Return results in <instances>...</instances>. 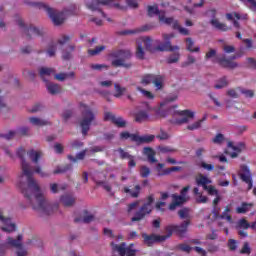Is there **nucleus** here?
<instances>
[{
  "label": "nucleus",
  "instance_id": "f257e3e1",
  "mask_svg": "<svg viewBox=\"0 0 256 256\" xmlns=\"http://www.w3.org/2000/svg\"><path fill=\"white\" fill-rule=\"evenodd\" d=\"M21 167L22 173L18 177V187L22 189L23 195L26 197L34 211L49 213V208L51 206H49V203L45 200V197H43L41 187H39L37 180L33 178V173H37L40 177H49L51 174L43 171V168L39 166L38 161H23Z\"/></svg>",
  "mask_w": 256,
  "mask_h": 256
},
{
  "label": "nucleus",
  "instance_id": "f03ea898",
  "mask_svg": "<svg viewBox=\"0 0 256 256\" xmlns=\"http://www.w3.org/2000/svg\"><path fill=\"white\" fill-rule=\"evenodd\" d=\"M111 57L112 67H124V69H131L133 67V63L129 62L131 57H133V53L130 50L118 49L114 50L109 54Z\"/></svg>",
  "mask_w": 256,
  "mask_h": 256
},
{
  "label": "nucleus",
  "instance_id": "7ed1b4c3",
  "mask_svg": "<svg viewBox=\"0 0 256 256\" xmlns=\"http://www.w3.org/2000/svg\"><path fill=\"white\" fill-rule=\"evenodd\" d=\"M173 34H164L163 39H165L166 42H163L159 44L156 48H153L152 46V39L151 37L144 38V47L146 51H149L150 53H155V51H161V52H170L173 53V51H179V46H173L171 45V41L169 39H172Z\"/></svg>",
  "mask_w": 256,
  "mask_h": 256
},
{
  "label": "nucleus",
  "instance_id": "20e7f679",
  "mask_svg": "<svg viewBox=\"0 0 256 256\" xmlns=\"http://www.w3.org/2000/svg\"><path fill=\"white\" fill-rule=\"evenodd\" d=\"M80 109L82 113L80 127L82 129V135L85 137L89 133V129H91V123L95 121V113H93L91 107L83 103H80Z\"/></svg>",
  "mask_w": 256,
  "mask_h": 256
},
{
  "label": "nucleus",
  "instance_id": "39448f33",
  "mask_svg": "<svg viewBox=\"0 0 256 256\" xmlns=\"http://www.w3.org/2000/svg\"><path fill=\"white\" fill-rule=\"evenodd\" d=\"M153 203H155V196L150 194L146 198V202L134 213V216L131 218L132 223L143 221L147 215H151L153 212Z\"/></svg>",
  "mask_w": 256,
  "mask_h": 256
},
{
  "label": "nucleus",
  "instance_id": "423d86ee",
  "mask_svg": "<svg viewBox=\"0 0 256 256\" xmlns=\"http://www.w3.org/2000/svg\"><path fill=\"white\" fill-rule=\"evenodd\" d=\"M113 1L115 0H93L86 5L87 8L90 9V11H98L103 19H106L109 23H111V18H108L105 12L101 10V5H104L106 7H115L116 9H123V7L119 5V3H114Z\"/></svg>",
  "mask_w": 256,
  "mask_h": 256
},
{
  "label": "nucleus",
  "instance_id": "0eeeda50",
  "mask_svg": "<svg viewBox=\"0 0 256 256\" xmlns=\"http://www.w3.org/2000/svg\"><path fill=\"white\" fill-rule=\"evenodd\" d=\"M36 6L39 7V9H43L44 11H46V13H48V16L50 17L54 25H62V23H64L65 13L67 12H59L47 6V4L43 3H37Z\"/></svg>",
  "mask_w": 256,
  "mask_h": 256
},
{
  "label": "nucleus",
  "instance_id": "6e6552de",
  "mask_svg": "<svg viewBox=\"0 0 256 256\" xmlns=\"http://www.w3.org/2000/svg\"><path fill=\"white\" fill-rule=\"evenodd\" d=\"M243 54H235L230 57V59H227L225 55L218 56L216 61L219 64L220 67H223L224 69H237L239 67V64L235 62V59H239V57H242Z\"/></svg>",
  "mask_w": 256,
  "mask_h": 256
},
{
  "label": "nucleus",
  "instance_id": "1a4fd4ad",
  "mask_svg": "<svg viewBox=\"0 0 256 256\" xmlns=\"http://www.w3.org/2000/svg\"><path fill=\"white\" fill-rule=\"evenodd\" d=\"M16 23L24 31L27 39H31V37H41V35H43V31L39 28L33 26L27 27L23 19L19 16H16Z\"/></svg>",
  "mask_w": 256,
  "mask_h": 256
},
{
  "label": "nucleus",
  "instance_id": "9d476101",
  "mask_svg": "<svg viewBox=\"0 0 256 256\" xmlns=\"http://www.w3.org/2000/svg\"><path fill=\"white\" fill-rule=\"evenodd\" d=\"M196 183L198 187H203L204 191H207L208 195H219V190L215 189V186L209 185L211 184V179L207 176L200 174L199 177L196 178Z\"/></svg>",
  "mask_w": 256,
  "mask_h": 256
},
{
  "label": "nucleus",
  "instance_id": "9b49d317",
  "mask_svg": "<svg viewBox=\"0 0 256 256\" xmlns=\"http://www.w3.org/2000/svg\"><path fill=\"white\" fill-rule=\"evenodd\" d=\"M245 151V143L240 142L237 145H233V142H228L227 149L225 150V155L231 159H237L241 153Z\"/></svg>",
  "mask_w": 256,
  "mask_h": 256
},
{
  "label": "nucleus",
  "instance_id": "f8f14e48",
  "mask_svg": "<svg viewBox=\"0 0 256 256\" xmlns=\"http://www.w3.org/2000/svg\"><path fill=\"white\" fill-rule=\"evenodd\" d=\"M112 251L115 253H119L120 256H135L137 254V250L131 249V247H126L125 242L121 244H115L111 242Z\"/></svg>",
  "mask_w": 256,
  "mask_h": 256
},
{
  "label": "nucleus",
  "instance_id": "ddd939ff",
  "mask_svg": "<svg viewBox=\"0 0 256 256\" xmlns=\"http://www.w3.org/2000/svg\"><path fill=\"white\" fill-rule=\"evenodd\" d=\"M177 115H179L180 119H176L174 121H171V123H174V125H184L185 123H189L191 119H195V112L186 109V110H179L176 112Z\"/></svg>",
  "mask_w": 256,
  "mask_h": 256
},
{
  "label": "nucleus",
  "instance_id": "4468645a",
  "mask_svg": "<svg viewBox=\"0 0 256 256\" xmlns=\"http://www.w3.org/2000/svg\"><path fill=\"white\" fill-rule=\"evenodd\" d=\"M21 241H23V236L18 235L17 239L9 237L7 243L8 245H10V247H15L17 249V256H27V250L23 248V244L21 243Z\"/></svg>",
  "mask_w": 256,
  "mask_h": 256
},
{
  "label": "nucleus",
  "instance_id": "2eb2a0df",
  "mask_svg": "<svg viewBox=\"0 0 256 256\" xmlns=\"http://www.w3.org/2000/svg\"><path fill=\"white\" fill-rule=\"evenodd\" d=\"M104 121H111V123H113V125H115L119 129L127 127V121L121 116H115V114H113L112 112L104 113Z\"/></svg>",
  "mask_w": 256,
  "mask_h": 256
},
{
  "label": "nucleus",
  "instance_id": "dca6fc26",
  "mask_svg": "<svg viewBox=\"0 0 256 256\" xmlns=\"http://www.w3.org/2000/svg\"><path fill=\"white\" fill-rule=\"evenodd\" d=\"M241 181L248 185L247 191L253 189V177L251 176V170L247 166H241V172L239 173Z\"/></svg>",
  "mask_w": 256,
  "mask_h": 256
},
{
  "label": "nucleus",
  "instance_id": "f3484780",
  "mask_svg": "<svg viewBox=\"0 0 256 256\" xmlns=\"http://www.w3.org/2000/svg\"><path fill=\"white\" fill-rule=\"evenodd\" d=\"M1 231H4V233H13L17 229V225L13 223L11 220V217H6L5 215H1Z\"/></svg>",
  "mask_w": 256,
  "mask_h": 256
},
{
  "label": "nucleus",
  "instance_id": "a211bd4d",
  "mask_svg": "<svg viewBox=\"0 0 256 256\" xmlns=\"http://www.w3.org/2000/svg\"><path fill=\"white\" fill-rule=\"evenodd\" d=\"M248 15L247 14H239L237 12H232V13H227L226 14V19L228 21H232L233 25L236 29H241V25L239 24L238 21H246Z\"/></svg>",
  "mask_w": 256,
  "mask_h": 256
},
{
  "label": "nucleus",
  "instance_id": "6ab92c4d",
  "mask_svg": "<svg viewBox=\"0 0 256 256\" xmlns=\"http://www.w3.org/2000/svg\"><path fill=\"white\" fill-rule=\"evenodd\" d=\"M175 171H181V167L172 166L170 168H165V164L158 163L156 166V173L158 177H164L165 175H169Z\"/></svg>",
  "mask_w": 256,
  "mask_h": 256
},
{
  "label": "nucleus",
  "instance_id": "aec40b11",
  "mask_svg": "<svg viewBox=\"0 0 256 256\" xmlns=\"http://www.w3.org/2000/svg\"><path fill=\"white\" fill-rule=\"evenodd\" d=\"M142 238L144 239V243L148 245V247H151V245H153L154 243H163V241H165L164 237L156 234L148 235L144 233L142 234Z\"/></svg>",
  "mask_w": 256,
  "mask_h": 256
},
{
  "label": "nucleus",
  "instance_id": "412c9836",
  "mask_svg": "<svg viewBox=\"0 0 256 256\" xmlns=\"http://www.w3.org/2000/svg\"><path fill=\"white\" fill-rule=\"evenodd\" d=\"M153 29V25L146 24L141 26L140 28H136L134 30H123L119 32V35H135L137 33H145L147 31H151Z\"/></svg>",
  "mask_w": 256,
  "mask_h": 256
},
{
  "label": "nucleus",
  "instance_id": "4be33fe9",
  "mask_svg": "<svg viewBox=\"0 0 256 256\" xmlns=\"http://www.w3.org/2000/svg\"><path fill=\"white\" fill-rule=\"evenodd\" d=\"M133 143H138L141 145L142 143H153L155 141V135L150 134V135H144V136H139L136 134V136H132Z\"/></svg>",
  "mask_w": 256,
  "mask_h": 256
},
{
  "label": "nucleus",
  "instance_id": "5701e85b",
  "mask_svg": "<svg viewBox=\"0 0 256 256\" xmlns=\"http://www.w3.org/2000/svg\"><path fill=\"white\" fill-rule=\"evenodd\" d=\"M191 225V222L189 220H185L181 223V225H174V231L176 235H179L180 237H183L185 233H187V229Z\"/></svg>",
  "mask_w": 256,
  "mask_h": 256
},
{
  "label": "nucleus",
  "instance_id": "b1692460",
  "mask_svg": "<svg viewBox=\"0 0 256 256\" xmlns=\"http://www.w3.org/2000/svg\"><path fill=\"white\" fill-rule=\"evenodd\" d=\"M60 201L64 205V207H73L77 199L75 198V196H73V194H64L63 196H61Z\"/></svg>",
  "mask_w": 256,
  "mask_h": 256
},
{
  "label": "nucleus",
  "instance_id": "393cba45",
  "mask_svg": "<svg viewBox=\"0 0 256 256\" xmlns=\"http://www.w3.org/2000/svg\"><path fill=\"white\" fill-rule=\"evenodd\" d=\"M172 199H173V201L169 205L170 211H174V209L179 207V205H183V203H185V201H186L185 196L175 195V194L172 196Z\"/></svg>",
  "mask_w": 256,
  "mask_h": 256
},
{
  "label": "nucleus",
  "instance_id": "a878e982",
  "mask_svg": "<svg viewBox=\"0 0 256 256\" xmlns=\"http://www.w3.org/2000/svg\"><path fill=\"white\" fill-rule=\"evenodd\" d=\"M39 75H40V78L42 79V81H44V83H47L48 80H47L46 77H51V75H55V69L54 68L41 67L39 69Z\"/></svg>",
  "mask_w": 256,
  "mask_h": 256
},
{
  "label": "nucleus",
  "instance_id": "bb28decb",
  "mask_svg": "<svg viewBox=\"0 0 256 256\" xmlns=\"http://www.w3.org/2000/svg\"><path fill=\"white\" fill-rule=\"evenodd\" d=\"M46 89L48 93H50V95H59V93L63 91V89L61 88V85L51 83L49 81L46 82Z\"/></svg>",
  "mask_w": 256,
  "mask_h": 256
},
{
  "label": "nucleus",
  "instance_id": "cd10ccee",
  "mask_svg": "<svg viewBox=\"0 0 256 256\" xmlns=\"http://www.w3.org/2000/svg\"><path fill=\"white\" fill-rule=\"evenodd\" d=\"M149 119V113L145 110H140L134 114V121L136 123H145Z\"/></svg>",
  "mask_w": 256,
  "mask_h": 256
},
{
  "label": "nucleus",
  "instance_id": "c85d7f7f",
  "mask_svg": "<svg viewBox=\"0 0 256 256\" xmlns=\"http://www.w3.org/2000/svg\"><path fill=\"white\" fill-rule=\"evenodd\" d=\"M159 21L160 23H164V25H172V28L174 29V25L176 22H178L177 20H175L173 17H166L165 16V11H162L159 15Z\"/></svg>",
  "mask_w": 256,
  "mask_h": 256
},
{
  "label": "nucleus",
  "instance_id": "c756f323",
  "mask_svg": "<svg viewBox=\"0 0 256 256\" xmlns=\"http://www.w3.org/2000/svg\"><path fill=\"white\" fill-rule=\"evenodd\" d=\"M185 43L186 50L190 53H199V51H201V48L199 46L193 48V46L195 45V41H193V38H186Z\"/></svg>",
  "mask_w": 256,
  "mask_h": 256
},
{
  "label": "nucleus",
  "instance_id": "7c9ffc66",
  "mask_svg": "<svg viewBox=\"0 0 256 256\" xmlns=\"http://www.w3.org/2000/svg\"><path fill=\"white\" fill-rule=\"evenodd\" d=\"M27 155L31 161H39L43 157V152L41 150H29Z\"/></svg>",
  "mask_w": 256,
  "mask_h": 256
},
{
  "label": "nucleus",
  "instance_id": "2f4dec72",
  "mask_svg": "<svg viewBox=\"0 0 256 256\" xmlns=\"http://www.w3.org/2000/svg\"><path fill=\"white\" fill-rule=\"evenodd\" d=\"M210 23L213 27H215V29H218V31H229V29H231L225 23H221L217 19H212Z\"/></svg>",
  "mask_w": 256,
  "mask_h": 256
},
{
  "label": "nucleus",
  "instance_id": "473e14b6",
  "mask_svg": "<svg viewBox=\"0 0 256 256\" xmlns=\"http://www.w3.org/2000/svg\"><path fill=\"white\" fill-rule=\"evenodd\" d=\"M75 77V72H68V73H59L55 74L54 72V78L56 81H65V79H73Z\"/></svg>",
  "mask_w": 256,
  "mask_h": 256
},
{
  "label": "nucleus",
  "instance_id": "72a5a7b5",
  "mask_svg": "<svg viewBox=\"0 0 256 256\" xmlns=\"http://www.w3.org/2000/svg\"><path fill=\"white\" fill-rule=\"evenodd\" d=\"M204 121H207V115H205L202 119L194 122L187 126L188 131H197V129H201V125H203Z\"/></svg>",
  "mask_w": 256,
  "mask_h": 256
},
{
  "label": "nucleus",
  "instance_id": "f704fd0d",
  "mask_svg": "<svg viewBox=\"0 0 256 256\" xmlns=\"http://www.w3.org/2000/svg\"><path fill=\"white\" fill-rule=\"evenodd\" d=\"M253 207V204H249L247 202H242L241 206L236 208V213L245 215L247 211H249Z\"/></svg>",
  "mask_w": 256,
  "mask_h": 256
},
{
  "label": "nucleus",
  "instance_id": "c9c22d12",
  "mask_svg": "<svg viewBox=\"0 0 256 256\" xmlns=\"http://www.w3.org/2000/svg\"><path fill=\"white\" fill-rule=\"evenodd\" d=\"M117 152L120 155V159L127 161H135V156L129 154V152L123 150V148H119Z\"/></svg>",
  "mask_w": 256,
  "mask_h": 256
},
{
  "label": "nucleus",
  "instance_id": "e433bc0d",
  "mask_svg": "<svg viewBox=\"0 0 256 256\" xmlns=\"http://www.w3.org/2000/svg\"><path fill=\"white\" fill-rule=\"evenodd\" d=\"M143 153L148 158V161H157V159H155L156 153L155 150H153V148L145 147L143 149Z\"/></svg>",
  "mask_w": 256,
  "mask_h": 256
},
{
  "label": "nucleus",
  "instance_id": "4c0bfd02",
  "mask_svg": "<svg viewBox=\"0 0 256 256\" xmlns=\"http://www.w3.org/2000/svg\"><path fill=\"white\" fill-rule=\"evenodd\" d=\"M71 169H73V166L71 164L65 165V166H57L54 171L53 174L54 175H59L61 173H67V171H71Z\"/></svg>",
  "mask_w": 256,
  "mask_h": 256
},
{
  "label": "nucleus",
  "instance_id": "58836bf2",
  "mask_svg": "<svg viewBox=\"0 0 256 256\" xmlns=\"http://www.w3.org/2000/svg\"><path fill=\"white\" fill-rule=\"evenodd\" d=\"M163 81H165V77L161 75H155L152 83L156 87V89L159 90L163 89Z\"/></svg>",
  "mask_w": 256,
  "mask_h": 256
},
{
  "label": "nucleus",
  "instance_id": "ea45409f",
  "mask_svg": "<svg viewBox=\"0 0 256 256\" xmlns=\"http://www.w3.org/2000/svg\"><path fill=\"white\" fill-rule=\"evenodd\" d=\"M124 193H129L131 195V197H133L134 199H137V197H139V193H141V186L136 185L135 191H131V189H129V187H124Z\"/></svg>",
  "mask_w": 256,
  "mask_h": 256
},
{
  "label": "nucleus",
  "instance_id": "a19ab883",
  "mask_svg": "<svg viewBox=\"0 0 256 256\" xmlns=\"http://www.w3.org/2000/svg\"><path fill=\"white\" fill-rule=\"evenodd\" d=\"M29 121L32 125H35L36 127H43V125H48L49 122L46 120H41L40 118L37 117H31L29 118Z\"/></svg>",
  "mask_w": 256,
  "mask_h": 256
},
{
  "label": "nucleus",
  "instance_id": "79ce46f5",
  "mask_svg": "<svg viewBox=\"0 0 256 256\" xmlns=\"http://www.w3.org/2000/svg\"><path fill=\"white\" fill-rule=\"evenodd\" d=\"M114 97L119 98L121 96H123V93H125V91H127V88L125 87H121V85H119L118 83L114 84Z\"/></svg>",
  "mask_w": 256,
  "mask_h": 256
},
{
  "label": "nucleus",
  "instance_id": "37998d69",
  "mask_svg": "<svg viewBox=\"0 0 256 256\" xmlns=\"http://www.w3.org/2000/svg\"><path fill=\"white\" fill-rule=\"evenodd\" d=\"M237 90L239 91V93H242V95H245L247 99H253V97H255V91L253 90H247L241 87H237Z\"/></svg>",
  "mask_w": 256,
  "mask_h": 256
},
{
  "label": "nucleus",
  "instance_id": "c03bdc74",
  "mask_svg": "<svg viewBox=\"0 0 256 256\" xmlns=\"http://www.w3.org/2000/svg\"><path fill=\"white\" fill-rule=\"evenodd\" d=\"M155 79V74H146L141 79L142 85H151Z\"/></svg>",
  "mask_w": 256,
  "mask_h": 256
},
{
  "label": "nucleus",
  "instance_id": "a18cd8bd",
  "mask_svg": "<svg viewBox=\"0 0 256 256\" xmlns=\"http://www.w3.org/2000/svg\"><path fill=\"white\" fill-rule=\"evenodd\" d=\"M229 85V81H227V77L220 78L217 83L214 85V89H223Z\"/></svg>",
  "mask_w": 256,
  "mask_h": 256
},
{
  "label": "nucleus",
  "instance_id": "49530a36",
  "mask_svg": "<svg viewBox=\"0 0 256 256\" xmlns=\"http://www.w3.org/2000/svg\"><path fill=\"white\" fill-rule=\"evenodd\" d=\"M162 11L163 10H159V6H157V5L148 6V16L149 17H153V15H158V18H159V15H161Z\"/></svg>",
  "mask_w": 256,
  "mask_h": 256
},
{
  "label": "nucleus",
  "instance_id": "de8ad7c7",
  "mask_svg": "<svg viewBox=\"0 0 256 256\" xmlns=\"http://www.w3.org/2000/svg\"><path fill=\"white\" fill-rule=\"evenodd\" d=\"M181 58V55L179 54V52H176L174 54H171L166 62L168 63V65H173V63H179V59Z\"/></svg>",
  "mask_w": 256,
  "mask_h": 256
},
{
  "label": "nucleus",
  "instance_id": "09e8293b",
  "mask_svg": "<svg viewBox=\"0 0 256 256\" xmlns=\"http://www.w3.org/2000/svg\"><path fill=\"white\" fill-rule=\"evenodd\" d=\"M59 189L65 191V189H67V184H62L60 186L57 183L50 184L51 193H59Z\"/></svg>",
  "mask_w": 256,
  "mask_h": 256
},
{
  "label": "nucleus",
  "instance_id": "8fccbe9b",
  "mask_svg": "<svg viewBox=\"0 0 256 256\" xmlns=\"http://www.w3.org/2000/svg\"><path fill=\"white\" fill-rule=\"evenodd\" d=\"M165 231L166 235H162L160 237H164V241H167V239H169V237H171L173 233H175V225L166 226Z\"/></svg>",
  "mask_w": 256,
  "mask_h": 256
},
{
  "label": "nucleus",
  "instance_id": "3c124183",
  "mask_svg": "<svg viewBox=\"0 0 256 256\" xmlns=\"http://www.w3.org/2000/svg\"><path fill=\"white\" fill-rule=\"evenodd\" d=\"M174 29L179 31L180 35L188 36L190 34L189 29L181 27L179 22H174Z\"/></svg>",
  "mask_w": 256,
  "mask_h": 256
},
{
  "label": "nucleus",
  "instance_id": "603ef678",
  "mask_svg": "<svg viewBox=\"0 0 256 256\" xmlns=\"http://www.w3.org/2000/svg\"><path fill=\"white\" fill-rule=\"evenodd\" d=\"M105 51V46H96L95 49H88V55H91V57L95 55H99V53Z\"/></svg>",
  "mask_w": 256,
  "mask_h": 256
},
{
  "label": "nucleus",
  "instance_id": "864d4df0",
  "mask_svg": "<svg viewBox=\"0 0 256 256\" xmlns=\"http://www.w3.org/2000/svg\"><path fill=\"white\" fill-rule=\"evenodd\" d=\"M151 175V169L147 166H141L140 167V177L142 179H147Z\"/></svg>",
  "mask_w": 256,
  "mask_h": 256
},
{
  "label": "nucleus",
  "instance_id": "5fc2aeb1",
  "mask_svg": "<svg viewBox=\"0 0 256 256\" xmlns=\"http://www.w3.org/2000/svg\"><path fill=\"white\" fill-rule=\"evenodd\" d=\"M237 229H249L251 227V224L245 219L242 218L237 223Z\"/></svg>",
  "mask_w": 256,
  "mask_h": 256
},
{
  "label": "nucleus",
  "instance_id": "6e6d98bb",
  "mask_svg": "<svg viewBox=\"0 0 256 256\" xmlns=\"http://www.w3.org/2000/svg\"><path fill=\"white\" fill-rule=\"evenodd\" d=\"M136 57L137 59H145V50L143 49V46L141 44H137L136 47Z\"/></svg>",
  "mask_w": 256,
  "mask_h": 256
},
{
  "label": "nucleus",
  "instance_id": "4d7b16f0",
  "mask_svg": "<svg viewBox=\"0 0 256 256\" xmlns=\"http://www.w3.org/2000/svg\"><path fill=\"white\" fill-rule=\"evenodd\" d=\"M94 220H95V216L87 215L83 219L82 218H75L74 222L75 223H81V221H82L83 223H91V221H94Z\"/></svg>",
  "mask_w": 256,
  "mask_h": 256
},
{
  "label": "nucleus",
  "instance_id": "13d9d810",
  "mask_svg": "<svg viewBox=\"0 0 256 256\" xmlns=\"http://www.w3.org/2000/svg\"><path fill=\"white\" fill-rule=\"evenodd\" d=\"M225 141V135L218 133L213 139H212V143H214V145H221L223 142Z\"/></svg>",
  "mask_w": 256,
  "mask_h": 256
},
{
  "label": "nucleus",
  "instance_id": "bf43d9fd",
  "mask_svg": "<svg viewBox=\"0 0 256 256\" xmlns=\"http://www.w3.org/2000/svg\"><path fill=\"white\" fill-rule=\"evenodd\" d=\"M17 135V131L10 130L7 134H2V139H6V141H11V139H15V136Z\"/></svg>",
  "mask_w": 256,
  "mask_h": 256
},
{
  "label": "nucleus",
  "instance_id": "052dcab7",
  "mask_svg": "<svg viewBox=\"0 0 256 256\" xmlns=\"http://www.w3.org/2000/svg\"><path fill=\"white\" fill-rule=\"evenodd\" d=\"M16 155L20 159V161H25V155H27V150L25 148L20 147L16 150Z\"/></svg>",
  "mask_w": 256,
  "mask_h": 256
},
{
  "label": "nucleus",
  "instance_id": "680f3d73",
  "mask_svg": "<svg viewBox=\"0 0 256 256\" xmlns=\"http://www.w3.org/2000/svg\"><path fill=\"white\" fill-rule=\"evenodd\" d=\"M158 151L160 153H175L177 150L171 146H159Z\"/></svg>",
  "mask_w": 256,
  "mask_h": 256
},
{
  "label": "nucleus",
  "instance_id": "e2e57ef3",
  "mask_svg": "<svg viewBox=\"0 0 256 256\" xmlns=\"http://www.w3.org/2000/svg\"><path fill=\"white\" fill-rule=\"evenodd\" d=\"M133 136H137V134H131L127 131L120 133V139L122 141H127V139H130V141L133 142Z\"/></svg>",
  "mask_w": 256,
  "mask_h": 256
},
{
  "label": "nucleus",
  "instance_id": "0e129e2a",
  "mask_svg": "<svg viewBox=\"0 0 256 256\" xmlns=\"http://www.w3.org/2000/svg\"><path fill=\"white\" fill-rule=\"evenodd\" d=\"M170 137L169 133L165 132L163 129H160V134L156 135V139L160 141H167Z\"/></svg>",
  "mask_w": 256,
  "mask_h": 256
},
{
  "label": "nucleus",
  "instance_id": "69168bd1",
  "mask_svg": "<svg viewBox=\"0 0 256 256\" xmlns=\"http://www.w3.org/2000/svg\"><path fill=\"white\" fill-rule=\"evenodd\" d=\"M137 91H139L141 94L144 95V97H146L147 99H154L155 96L153 95V93H151L150 91H147L141 87H137Z\"/></svg>",
  "mask_w": 256,
  "mask_h": 256
},
{
  "label": "nucleus",
  "instance_id": "338daca9",
  "mask_svg": "<svg viewBox=\"0 0 256 256\" xmlns=\"http://www.w3.org/2000/svg\"><path fill=\"white\" fill-rule=\"evenodd\" d=\"M197 60L195 59V56L193 55H188L187 61L183 62L181 67H189V65H193Z\"/></svg>",
  "mask_w": 256,
  "mask_h": 256
},
{
  "label": "nucleus",
  "instance_id": "774afa93",
  "mask_svg": "<svg viewBox=\"0 0 256 256\" xmlns=\"http://www.w3.org/2000/svg\"><path fill=\"white\" fill-rule=\"evenodd\" d=\"M180 219H187L189 217V209L183 208L178 211Z\"/></svg>",
  "mask_w": 256,
  "mask_h": 256
}]
</instances>
